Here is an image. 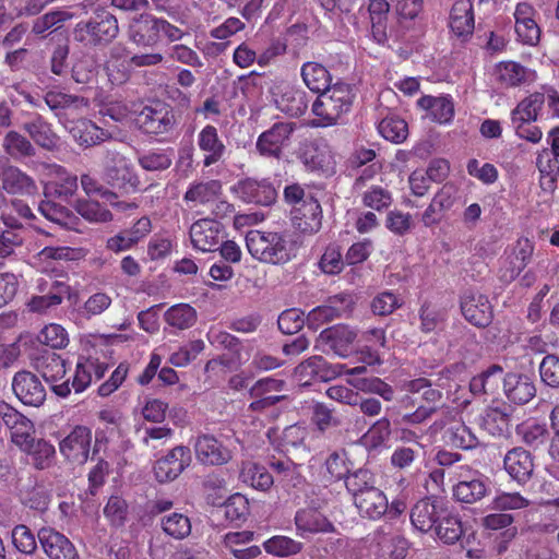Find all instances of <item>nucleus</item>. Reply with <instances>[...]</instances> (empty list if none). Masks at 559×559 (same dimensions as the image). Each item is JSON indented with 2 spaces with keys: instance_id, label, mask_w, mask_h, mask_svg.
I'll return each mask as SVG.
<instances>
[{
  "instance_id": "obj_1",
  "label": "nucleus",
  "mask_w": 559,
  "mask_h": 559,
  "mask_svg": "<svg viewBox=\"0 0 559 559\" xmlns=\"http://www.w3.org/2000/svg\"><path fill=\"white\" fill-rule=\"evenodd\" d=\"M246 245L250 254L263 263L285 264L296 255V246L282 233L250 230Z\"/></svg>"
},
{
  "instance_id": "obj_2",
  "label": "nucleus",
  "mask_w": 559,
  "mask_h": 559,
  "mask_svg": "<svg viewBox=\"0 0 559 559\" xmlns=\"http://www.w3.org/2000/svg\"><path fill=\"white\" fill-rule=\"evenodd\" d=\"M346 487L361 516L378 520L389 510V501L383 491L373 485L368 471H358L346 478Z\"/></svg>"
},
{
  "instance_id": "obj_3",
  "label": "nucleus",
  "mask_w": 559,
  "mask_h": 559,
  "mask_svg": "<svg viewBox=\"0 0 559 559\" xmlns=\"http://www.w3.org/2000/svg\"><path fill=\"white\" fill-rule=\"evenodd\" d=\"M353 102L352 91L343 83L334 84L331 88L320 93L312 104L314 127H331L336 124L350 109Z\"/></svg>"
},
{
  "instance_id": "obj_4",
  "label": "nucleus",
  "mask_w": 559,
  "mask_h": 559,
  "mask_svg": "<svg viewBox=\"0 0 559 559\" xmlns=\"http://www.w3.org/2000/svg\"><path fill=\"white\" fill-rule=\"evenodd\" d=\"M366 371L365 366L348 368L345 364L329 365L323 357L313 356L298 365L294 374L300 384L308 385L312 380L329 381L342 374L354 377Z\"/></svg>"
},
{
  "instance_id": "obj_5",
  "label": "nucleus",
  "mask_w": 559,
  "mask_h": 559,
  "mask_svg": "<svg viewBox=\"0 0 559 559\" xmlns=\"http://www.w3.org/2000/svg\"><path fill=\"white\" fill-rule=\"evenodd\" d=\"M296 129L294 122H275L257 139L255 150L263 156L280 159L292 142Z\"/></svg>"
},
{
  "instance_id": "obj_6",
  "label": "nucleus",
  "mask_w": 559,
  "mask_h": 559,
  "mask_svg": "<svg viewBox=\"0 0 559 559\" xmlns=\"http://www.w3.org/2000/svg\"><path fill=\"white\" fill-rule=\"evenodd\" d=\"M455 476L457 483L453 486V496L457 501L475 503L488 493V478L480 472L460 466Z\"/></svg>"
},
{
  "instance_id": "obj_7",
  "label": "nucleus",
  "mask_w": 559,
  "mask_h": 559,
  "mask_svg": "<svg viewBox=\"0 0 559 559\" xmlns=\"http://www.w3.org/2000/svg\"><path fill=\"white\" fill-rule=\"evenodd\" d=\"M44 193L48 197L69 199L78 190V177L57 164H44L40 169Z\"/></svg>"
},
{
  "instance_id": "obj_8",
  "label": "nucleus",
  "mask_w": 559,
  "mask_h": 559,
  "mask_svg": "<svg viewBox=\"0 0 559 559\" xmlns=\"http://www.w3.org/2000/svg\"><path fill=\"white\" fill-rule=\"evenodd\" d=\"M118 34V23L114 15L102 12L87 23H79L74 38L82 43L97 44L109 41Z\"/></svg>"
},
{
  "instance_id": "obj_9",
  "label": "nucleus",
  "mask_w": 559,
  "mask_h": 559,
  "mask_svg": "<svg viewBox=\"0 0 559 559\" xmlns=\"http://www.w3.org/2000/svg\"><path fill=\"white\" fill-rule=\"evenodd\" d=\"M299 158L309 171L331 175L335 170V156L323 139L309 141L300 148Z\"/></svg>"
},
{
  "instance_id": "obj_10",
  "label": "nucleus",
  "mask_w": 559,
  "mask_h": 559,
  "mask_svg": "<svg viewBox=\"0 0 559 559\" xmlns=\"http://www.w3.org/2000/svg\"><path fill=\"white\" fill-rule=\"evenodd\" d=\"M357 332L346 324H336L323 330L317 338V347L346 358L354 352Z\"/></svg>"
},
{
  "instance_id": "obj_11",
  "label": "nucleus",
  "mask_w": 559,
  "mask_h": 559,
  "mask_svg": "<svg viewBox=\"0 0 559 559\" xmlns=\"http://www.w3.org/2000/svg\"><path fill=\"white\" fill-rule=\"evenodd\" d=\"M538 13L536 9L527 3L516 4L514 16V32L516 40L523 45L534 47L540 40L542 29L536 21Z\"/></svg>"
},
{
  "instance_id": "obj_12",
  "label": "nucleus",
  "mask_w": 559,
  "mask_h": 559,
  "mask_svg": "<svg viewBox=\"0 0 559 559\" xmlns=\"http://www.w3.org/2000/svg\"><path fill=\"white\" fill-rule=\"evenodd\" d=\"M92 431L83 426H76L59 442L61 455L70 463L84 464L90 456Z\"/></svg>"
},
{
  "instance_id": "obj_13",
  "label": "nucleus",
  "mask_w": 559,
  "mask_h": 559,
  "mask_svg": "<svg viewBox=\"0 0 559 559\" xmlns=\"http://www.w3.org/2000/svg\"><path fill=\"white\" fill-rule=\"evenodd\" d=\"M534 251L533 243L526 239H519L510 251H507L499 269V277L503 283H511L528 264Z\"/></svg>"
},
{
  "instance_id": "obj_14",
  "label": "nucleus",
  "mask_w": 559,
  "mask_h": 559,
  "mask_svg": "<svg viewBox=\"0 0 559 559\" xmlns=\"http://www.w3.org/2000/svg\"><path fill=\"white\" fill-rule=\"evenodd\" d=\"M104 176L112 187L126 191L135 190L140 183L131 164L118 153H108Z\"/></svg>"
},
{
  "instance_id": "obj_15",
  "label": "nucleus",
  "mask_w": 559,
  "mask_h": 559,
  "mask_svg": "<svg viewBox=\"0 0 559 559\" xmlns=\"http://www.w3.org/2000/svg\"><path fill=\"white\" fill-rule=\"evenodd\" d=\"M354 302V297L350 294H340L331 297L325 305L319 306L308 313V326L317 330L323 323L349 313Z\"/></svg>"
},
{
  "instance_id": "obj_16",
  "label": "nucleus",
  "mask_w": 559,
  "mask_h": 559,
  "mask_svg": "<svg viewBox=\"0 0 559 559\" xmlns=\"http://www.w3.org/2000/svg\"><path fill=\"white\" fill-rule=\"evenodd\" d=\"M224 236L223 226L215 219L202 218L190 227L192 246L202 252L215 251Z\"/></svg>"
},
{
  "instance_id": "obj_17",
  "label": "nucleus",
  "mask_w": 559,
  "mask_h": 559,
  "mask_svg": "<svg viewBox=\"0 0 559 559\" xmlns=\"http://www.w3.org/2000/svg\"><path fill=\"white\" fill-rule=\"evenodd\" d=\"M174 122V114L168 106L160 103L144 107L136 118V123L145 133L156 135L168 132Z\"/></svg>"
},
{
  "instance_id": "obj_18",
  "label": "nucleus",
  "mask_w": 559,
  "mask_h": 559,
  "mask_svg": "<svg viewBox=\"0 0 559 559\" xmlns=\"http://www.w3.org/2000/svg\"><path fill=\"white\" fill-rule=\"evenodd\" d=\"M3 409L5 411L3 412L4 425L10 429L11 441L24 452L35 441L33 438L34 424L12 406H2Z\"/></svg>"
},
{
  "instance_id": "obj_19",
  "label": "nucleus",
  "mask_w": 559,
  "mask_h": 559,
  "mask_svg": "<svg viewBox=\"0 0 559 559\" xmlns=\"http://www.w3.org/2000/svg\"><path fill=\"white\" fill-rule=\"evenodd\" d=\"M191 462L190 450L179 445L174 448L167 455L158 460L154 466V474L159 483H167L176 479Z\"/></svg>"
},
{
  "instance_id": "obj_20",
  "label": "nucleus",
  "mask_w": 559,
  "mask_h": 559,
  "mask_svg": "<svg viewBox=\"0 0 559 559\" xmlns=\"http://www.w3.org/2000/svg\"><path fill=\"white\" fill-rule=\"evenodd\" d=\"M12 389L25 405L38 407L46 399V391L40 380L29 371L17 372L13 378Z\"/></svg>"
},
{
  "instance_id": "obj_21",
  "label": "nucleus",
  "mask_w": 559,
  "mask_h": 559,
  "mask_svg": "<svg viewBox=\"0 0 559 559\" xmlns=\"http://www.w3.org/2000/svg\"><path fill=\"white\" fill-rule=\"evenodd\" d=\"M451 33L462 41L471 38L475 28L474 7L471 0H455L449 14Z\"/></svg>"
},
{
  "instance_id": "obj_22",
  "label": "nucleus",
  "mask_w": 559,
  "mask_h": 559,
  "mask_svg": "<svg viewBox=\"0 0 559 559\" xmlns=\"http://www.w3.org/2000/svg\"><path fill=\"white\" fill-rule=\"evenodd\" d=\"M38 540L44 552L50 559H80L78 550L72 542L53 528H41L38 532Z\"/></svg>"
},
{
  "instance_id": "obj_23",
  "label": "nucleus",
  "mask_w": 559,
  "mask_h": 559,
  "mask_svg": "<svg viewBox=\"0 0 559 559\" xmlns=\"http://www.w3.org/2000/svg\"><path fill=\"white\" fill-rule=\"evenodd\" d=\"M231 191L248 203L270 205L276 199L275 188L266 180L245 179L231 188Z\"/></svg>"
},
{
  "instance_id": "obj_24",
  "label": "nucleus",
  "mask_w": 559,
  "mask_h": 559,
  "mask_svg": "<svg viewBox=\"0 0 559 559\" xmlns=\"http://www.w3.org/2000/svg\"><path fill=\"white\" fill-rule=\"evenodd\" d=\"M251 349L252 347L249 343H240L237 340L236 344H234L226 354L222 355L219 358L209 360L205 366V371L211 376L237 370L250 359Z\"/></svg>"
},
{
  "instance_id": "obj_25",
  "label": "nucleus",
  "mask_w": 559,
  "mask_h": 559,
  "mask_svg": "<svg viewBox=\"0 0 559 559\" xmlns=\"http://www.w3.org/2000/svg\"><path fill=\"white\" fill-rule=\"evenodd\" d=\"M495 80L507 87L520 86L536 80V72L515 61H500L492 70Z\"/></svg>"
},
{
  "instance_id": "obj_26",
  "label": "nucleus",
  "mask_w": 559,
  "mask_h": 559,
  "mask_svg": "<svg viewBox=\"0 0 559 559\" xmlns=\"http://www.w3.org/2000/svg\"><path fill=\"white\" fill-rule=\"evenodd\" d=\"M464 318L476 326H486L492 318L491 306L488 298L479 293L468 292L461 300Z\"/></svg>"
},
{
  "instance_id": "obj_27",
  "label": "nucleus",
  "mask_w": 559,
  "mask_h": 559,
  "mask_svg": "<svg viewBox=\"0 0 559 559\" xmlns=\"http://www.w3.org/2000/svg\"><path fill=\"white\" fill-rule=\"evenodd\" d=\"M447 507L440 500L421 499L415 503L411 511L413 526L420 532H429L443 514Z\"/></svg>"
},
{
  "instance_id": "obj_28",
  "label": "nucleus",
  "mask_w": 559,
  "mask_h": 559,
  "mask_svg": "<svg viewBox=\"0 0 559 559\" xmlns=\"http://www.w3.org/2000/svg\"><path fill=\"white\" fill-rule=\"evenodd\" d=\"M197 144L203 154L205 167L218 163L226 154V146L214 126L207 124L198 133Z\"/></svg>"
},
{
  "instance_id": "obj_29",
  "label": "nucleus",
  "mask_w": 559,
  "mask_h": 559,
  "mask_svg": "<svg viewBox=\"0 0 559 559\" xmlns=\"http://www.w3.org/2000/svg\"><path fill=\"white\" fill-rule=\"evenodd\" d=\"M197 459L209 465H221L231 459V451L212 436H201L194 444Z\"/></svg>"
},
{
  "instance_id": "obj_30",
  "label": "nucleus",
  "mask_w": 559,
  "mask_h": 559,
  "mask_svg": "<svg viewBox=\"0 0 559 559\" xmlns=\"http://www.w3.org/2000/svg\"><path fill=\"white\" fill-rule=\"evenodd\" d=\"M105 372L106 366L97 359L80 357L70 384L71 391L73 390L75 393L84 392L94 380L100 379Z\"/></svg>"
},
{
  "instance_id": "obj_31",
  "label": "nucleus",
  "mask_w": 559,
  "mask_h": 559,
  "mask_svg": "<svg viewBox=\"0 0 559 559\" xmlns=\"http://www.w3.org/2000/svg\"><path fill=\"white\" fill-rule=\"evenodd\" d=\"M322 211L313 198L304 202L302 207H296L293 216L294 227L304 235H313L321 228Z\"/></svg>"
},
{
  "instance_id": "obj_32",
  "label": "nucleus",
  "mask_w": 559,
  "mask_h": 559,
  "mask_svg": "<svg viewBox=\"0 0 559 559\" xmlns=\"http://www.w3.org/2000/svg\"><path fill=\"white\" fill-rule=\"evenodd\" d=\"M66 372V360L56 354L48 356L41 368L43 377L46 379V381L51 383L52 391L61 397H67L71 393L69 379L58 383L64 378Z\"/></svg>"
},
{
  "instance_id": "obj_33",
  "label": "nucleus",
  "mask_w": 559,
  "mask_h": 559,
  "mask_svg": "<svg viewBox=\"0 0 559 559\" xmlns=\"http://www.w3.org/2000/svg\"><path fill=\"white\" fill-rule=\"evenodd\" d=\"M417 104L431 121L439 124H448L454 117V104L449 96H423Z\"/></svg>"
},
{
  "instance_id": "obj_34",
  "label": "nucleus",
  "mask_w": 559,
  "mask_h": 559,
  "mask_svg": "<svg viewBox=\"0 0 559 559\" xmlns=\"http://www.w3.org/2000/svg\"><path fill=\"white\" fill-rule=\"evenodd\" d=\"M0 181L3 189L12 194H35L37 186L35 181L13 166H0Z\"/></svg>"
},
{
  "instance_id": "obj_35",
  "label": "nucleus",
  "mask_w": 559,
  "mask_h": 559,
  "mask_svg": "<svg viewBox=\"0 0 559 559\" xmlns=\"http://www.w3.org/2000/svg\"><path fill=\"white\" fill-rule=\"evenodd\" d=\"M504 469L518 483H525L532 476L534 464L533 459L526 450L515 448L504 456Z\"/></svg>"
},
{
  "instance_id": "obj_36",
  "label": "nucleus",
  "mask_w": 559,
  "mask_h": 559,
  "mask_svg": "<svg viewBox=\"0 0 559 559\" xmlns=\"http://www.w3.org/2000/svg\"><path fill=\"white\" fill-rule=\"evenodd\" d=\"M285 382L281 379L275 378H263L254 383L250 389V395L259 399L252 402L250 407L252 409H260L270 405H273L282 401L284 395H272L273 392H281L284 389Z\"/></svg>"
},
{
  "instance_id": "obj_37",
  "label": "nucleus",
  "mask_w": 559,
  "mask_h": 559,
  "mask_svg": "<svg viewBox=\"0 0 559 559\" xmlns=\"http://www.w3.org/2000/svg\"><path fill=\"white\" fill-rule=\"evenodd\" d=\"M503 391L508 400L515 404H525L535 395V386L530 377L508 373L503 378Z\"/></svg>"
},
{
  "instance_id": "obj_38",
  "label": "nucleus",
  "mask_w": 559,
  "mask_h": 559,
  "mask_svg": "<svg viewBox=\"0 0 559 559\" xmlns=\"http://www.w3.org/2000/svg\"><path fill=\"white\" fill-rule=\"evenodd\" d=\"M68 128L74 141L84 147L97 145L110 138L108 131L86 119L74 121Z\"/></svg>"
},
{
  "instance_id": "obj_39",
  "label": "nucleus",
  "mask_w": 559,
  "mask_h": 559,
  "mask_svg": "<svg viewBox=\"0 0 559 559\" xmlns=\"http://www.w3.org/2000/svg\"><path fill=\"white\" fill-rule=\"evenodd\" d=\"M130 37L138 45L150 46L160 38V20L141 15L130 25Z\"/></svg>"
},
{
  "instance_id": "obj_40",
  "label": "nucleus",
  "mask_w": 559,
  "mask_h": 559,
  "mask_svg": "<svg viewBox=\"0 0 559 559\" xmlns=\"http://www.w3.org/2000/svg\"><path fill=\"white\" fill-rule=\"evenodd\" d=\"M295 524L300 536H304L306 533H328L333 531V524L313 509L297 512Z\"/></svg>"
},
{
  "instance_id": "obj_41",
  "label": "nucleus",
  "mask_w": 559,
  "mask_h": 559,
  "mask_svg": "<svg viewBox=\"0 0 559 559\" xmlns=\"http://www.w3.org/2000/svg\"><path fill=\"white\" fill-rule=\"evenodd\" d=\"M308 97L305 91L286 86L276 99L277 108L292 117H298L306 112L308 108Z\"/></svg>"
},
{
  "instance_id": "obj_42",
  "label": "nucleus",
  "mask_w": 559,
  "mask_h": 559,
  "mask_svg": "<svg viewBox=\"0 0 559 559\" xmlns=\"http://www.w3.org/2000/svg\"><path fill=\"white\" fill-rule=\"evenodd\" d=\"M70 293L71 288L69 285L55 282L48 295L34 296L27 306L33 312L45 313L49 309L59 306L66 296L70 298Z\"/></svg>"
},
{
  "instance_id": "obj_43",
  "label": "nucleus",
  "mask_w": 559,
  "mask_h": 559,
  "mask_svg": "<svg viewBox=\"0 0 559 559\" xmlns=\"http://www.w3.org/2000/svg\"><path fill=\"white\" fill-rule=\"evenodd\" d=\"M164 319L169 326L183 331L195 324L198 312L189 304H177L166 310Z\"/></svg>"
},
{
  "instance_id": "obj_44",
  "label": "nucleus",
  "mask_w": 559,
  "mask_h": 559,
  "mask_svg": "<svg viewBox=\"0 0 559 559\" xmlns=\"http://www.w3.org/2000/svg\"><path fill=\"white\" fill-rule=\"evenodd\" d=\"M240 479L245 484L261 491L270 489L274 483L273 476L266 468L254 462L242 463Z\"/></svg>"
},
{
  "instance_id": "obj_45",
  "label": "nucleus",
  "mask_w": 559,
  "mask_h": 559,
  "mask_svg": "<svg viewBox=\"0 0 559 559\" xmlns=\"http://www.w3.org/2000/svg\"><path fill=\"white\" fill-rule=\"evenodd\" d=\"M301 76L309 90L316 93H322L331 88V75L329 71L320 63L307 62L301 68Z\"/></svg>"
},
{
  "instance_id": "obj_46",
  "label": "nucleus",
  "mask_w": 559,
  "mask_h": 559,
  "mask_svg": "<svg viewBox=\"0 0 559 559\" xmlns=\"http://www.w3.org/2000/svg\"><path fill=\"white\" fill-rule=\"evenodd\" d=\"M130 56L121 46H116L111 50L110 59L106 62L105 69L108 80L114 85H118L128 79V61Z\"/></svg>"
},
{
  "instance_id": "obj_47",
  "label": "nucleus",
  "mask_w": 559,
  "mask_h": 559,
  "mask_svg": "<svg viewBox=\"0 0 559 559\" xmlns=\"http://www.w3.org/2000/svg\"><path fill=\"white\" fill-rule=\"evenodd\" d=\"M433 530L437 537L444 544H454L463 533L461 521L448 509L438 518Z\"/></svg>"
},
{
  "instance_id": "obj_48",
  "label": "nucleus",
  "mask_w": 559,
  "mask_h": 559,
  "mask_svg": "<svg viewBox=\"0 0 559 559\" xmlns=\"http://www.w3.org/2000/svg\"><path fill=\"white\" fill-rule=\"evenodd\" d=\"M222 186L217 180L192 183L185 194L187 202L194 205L213 202L221 193Z\"/></svg>"
},
{
  "instance_id": "obj_49",
  "label": "nucleus",
  "mask_w": 559,
  "mask_h": 559,
  "mask_svg": "<svg viewBox=\"0 0 559 559\" xmlns=\"http://www.w3.org/2000/svg\"><path fill=\"white\" fill-rule=\"evenodd\" d=\"M544 105V95L532 94L523 99L511 112L512 123L536 121Z\"/></svg>"
},
{
  "instance_id": "obj_50",
  "label": "nucleus",
  "mask_w": 559,
  "mask_h": 559,
  "mask_svg": "<svg viewBox=\"0 0 559 559\" xmlns=\"http://www.w3.org/2000/svg\"><path fill=\"white\" fill-rule=\"evenodd\" d=\"M390 435V420L388 418H381L361 437V443L367 450L377 451L386 447Z\"/></svg>"
},
{
  "instance_id": "obj_51",
  "label": "nucleus",
  "mask_w": 559,
  "mask_h": 559,
  "mask_svg": "<svg viewBox=\"0 0 559 559\" xmlns=\"http://www.w3.org/2000/svg\"><path fill=\"white\" fill-rule=\"evenodd\" d=\"M302 548V543L284 535L273 536L263 543V549L266 554L280 558L295 556Z\"/></svg>"
},
{
  "instance_id": "obj_52",
  "label": "nucleus",
  "mask_w": 559,
  "mask_h": 559,
  "mask_svg": "<svg viewBox=\"0 0 559 559\" xmlns=\"http://www.w3.org/2000/svg\"><path fill=\"white\" fill-rule=\"evenodd\" d=\"M32 459L34 466L38 469H45L51 466L56 456L53 444L45 439L35 440L29 449L24 451Z\"/></svg>"
},
{
  "instance_id": "obj_53",
  "label": "nucleus",
  "mask_w": 559,
  "mask_h": 559,
  "mask_svg": "<svg viewBox=\"0 0 559 559\" xmlns=\"http://www.w3.org/2000/svg\"><path fill=\"white\" fill-rule=\"evenodd\" d=\"M445 438L448 442L461 449H473L478 444L476 436L462 421H453L447 429Z\"/></svg>"
},
{
  "instance_id": "obj_54",
  "label": "nucleus",
  "mask_w": 559,
  "mask_h": 559,
  "mask_svg": "<svg viewBox=\"0 0 559 559\" xmlns=\"http://www.w3.org/2000/svg\"><path fill=\"white\" fill-rule=\"evenodd\" d=\"M379 133L388 141L402 143L408 135V128L405 120L399 117H385L378 126Z\"/></svg>"
},
{
  "instance_id": "obj_55",
  "label": "nucleus",
  "mask_w": 559,
  "mask_h": 559,
  "mask_svg": "<svg viewBox=\"0 0 559 559\" xmlns=\"http://www.w3.org/2000/svg\"><path fill=\"white\" fill-rule=\"evenodd\" d=\"M162 527L167 535L176 539H183L191 533L190 519L178 512L163 516Z\"/></svg>"
},
{
  "instance_id": "obj_56",
  "label": "nucleus",
  "mask_w": 559,
  "mask_h": 559,
  "mask_svg": "<svg viewBox=\"0 0 559 559\" xmlns=\"http://www.w3.org/2000/svg\"><path fill=\"white\" fill-rule=\"evenodd\" d=\"M39 212L49 221L69 229L75 228L76 218L63 206L51 201H43Z\"/></svg>"
},
{
  "instance_id": "obj_57",
  "label": "nucleus",
  "mask_w": 559,
  "mask_h": 559,
  "mask_svg": "<svg viewBox=\"0 0 559 559\" xmlns=\"http://www.w3.org/2000/svg\"><path fill=\"white\" fill-rule=\"evenodd\" d=\"M361 202L366 207L381 212L390 207L393 198L388 189L373 185L362 192Z\"/></svg>"
},
{
  "instance_id": "obj_58",
  "label": "nucleus",
  "mask_w": 559,
  "mask_h": 559,
  "mask_svg": "<svg viewBox=\"0 0 559 559\" xmlns=\"http://www.w3.org/2000/svg\"><path fill=\"white\" fill-rule=\"evenodd\" d=\"M74 207L75 211L90 223H107L112 219L110 211L95 201L79 200Z\"/></svg>"
},
{
  "instance_id": "obj_59",
  "label": "nucleus",
  "mask_w": 559,
  "mask_h": 559,
  "mask_svg": "<svg viewBox=\"0 0 559 559\" xmlns=\"http://www.w3.org/2000/svg\"><path fill=\"white\" fill-rule=\"evenodd\" d=\"M111 297L103 292L91 295L80 307L79 313L84 319H92L104 313L111 305Z\"/></svg>"
},
{
  "instance_id": "obj_60",
  "label": "nucleus",
  "mask_w": 559,
  "mask_h": 559,
  "mask_svg": "<svg viewBox=\"0 0 559 559\" xmlns=\"http://www.w3.org/2000/svg\"><path fill=\"white\" fill-rule=\"evenodd\" d=\"M348 383L360 391L378 394L385 401L393 399V389L379 378H353L348 379Z\"/></svg>"
},
{
  "instance_id": "obj_61",
  "label": "nucleus",
  "mask_w": 559,
  "mask_h": 559,
  "mask_svg": "<svg viewBox=\"0 0 559 559\" xmlns=\"http://www.w3.org/2000/svg\"><path fill=\"white\" fill-rule=\"evenodd\" d=\"M38 341L51 348H63L69 343V335L60 324L50 323L41 329Z\"/></svg>"
},
{
  "instance_id": "obj_62",
  "label": "nucleus",
  "mask_w": 559,
  "mask_h": 559,
  "mask_svg": "<svg viewBox=\"0 0 559 559\" xmlns=\"http://www.w3.org/2000/svg\"><path fill=\"white\" fill-rule=\"evenodd\" d=\"M401 306L402 299L395 293L385 290L372 299L371 310L377 316H388Z\"/></svg>"
},
{
  "instance_id": "obj_63",
  "label": "nucleus",
  "mask_w": 559,
  "mask_h": 559,
  "mask_svg": "<svg viewBox=\"0 0 559 559\" xmlns=\"http://www.w3.org/2000/svg\"><path fill=\"white\" fill-rule=\"evenodd\" d=\"M33 140L43 147L50 148L56 145V136L49 126L40 119H35L25 126Z\"/></svg>"
},
{
  "instance_id": "obj_64",
  "label": "nucleus",
  "mask_w": 559,
  "mask_h": 559,
  "mask_svg": "<svg viewBox=\"0 0 559 559\" xmlns=\"http://www.w3.org/2000/svg\"><path fill=\"white\" fill-rule=\"evenodd\" d=\"M444 316L443 310L435 305L425 302L419 312L421 330L427 333L436 331L442 324Z\"/></svg>"
}]
</instances>
